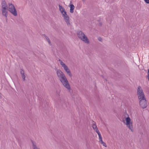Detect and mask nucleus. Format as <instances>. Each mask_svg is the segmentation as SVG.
<instances>
[{"mask_svg":"<svg viewBox=\"0 0 149 149\" xmlns=\"http://www.w3.org/2000/svg\"><path fill=\"white\" fill-rule=\"evenodd\" d=\"M56 74L59 80L63 86L67 89H71L70 85L66 77L63 72L60 70H58Z\"/></svg>","mask_w":149,"mask_h":149,"instance_id":"1","label":"nucleus"},{"mask_svg":"<svg viewBox=\"0 0 149 149\" xmlns=\"http://www.w3.org/2000/svg\"><path fill=\"white\" fill-rule=\"evenodd\" d=\"M77 34L79 38L85 43L88 44L89 41L87 36L82 31H77Z\"/></svg>","mask_w":149,"mask_h":149,"instance_id":"2","label":"nucleus"},{"mask_svg":"<svg viewBox=\"0 0 149 149\" xmlns=\"http://www.w3.org/2000/svg\"><path fill=\"white\" fill-rule=\"evenodd\" d=\"M1 5V11L2 15L5 17H6L7 15H8V9L7 8L8 7L5 1H3L2 2Z\"/></svg>","mask_w":149,"mask_h":149,"instance_id":"3","label":"nucleus"},{"mask_svg":"<svg viewBox=\"0 0 149 149\" xmlns=\"http://www.w3.org/2000/svg\"><path fill=\"white\" fill-rule=\"evenodd\" d=\"M8 10L14 16L17 15V11L14 6L11 3H9L8 4Z\"/></svg>","mask_w":149,"mask_h":149,"instance_id":"4","label":"nucleus"},{"mask_svg":"<svg viewBox=\"0 0 149 149\" xmlns=\"http://www.w3.org/2000/svg\"><path fill=\"white\" fill-rule=\"evenodd\" d=\"M137 95L139 99L145 98V96L141 86H138L137 90Z\"/></svg>","mask_w":149,"mask_h":149,"instance_id":"5","label":"nucleus"},{"mask_svg":"<svg viewBox=\"0 0 149 149\" xmlns=\"http://www.w3.org/2000/svg\"><path fill=\"white\" fill-rule=\"evenodd\" d=\"M127 115L128 116V117H126L125 118L126 123V125H127V127L129 128V129L131 130V131L132 132H133V126L132 125V123L130 122V118L128 116V115Z\"/></svg>","mask_w":149,"mask_h":149,"instance_id":"6","label":"nucleus"},{"mask_svg":"<svg viewBox=\"0 0 149 149\" xmlns=\"http://www.w3.org/2000/svg\"><path fill=\"white\" fill-rule=\"evenodd\" d=\"M140 106L143 108H146L147 106V103L146 98L139 99Z\"/></svg>","mask_w":149,"mask_h":149,"instance_id":"7","label":"nucleus"},{"mask_svg":"<svg viewBox=\"0 0 149 149\" xmlns=\"http://www.w3.org/2000/svg\"><path fill=\"white\" fill-rule=\"evenodd\" d=\"M62 15L67 25L70 26V18L69 16L67 15L66 12H65Z\"/></svg>","mask_w":149,"mask_h":149,"instance_id":"8","label":"nucleus"},{"mask_svg":"<svg viewBox=\"0 0 149 149\" xmlns=\"http://www.w3.org/2000/svg\"><path fill=\"white\" fill-rule=\"evenodd\" d=\"M64 70L65 71L67 74L68 75L71 77L72 76V75L70 69L68 68V67L66 65L63 68Z\"/></svg>","mask_w":149,"mask_h":149,"instance_id":"9","label":"nucleus"},{"mask_svg":"<svg viewBox=\"0 0 149 149\" xmlns=\"http://www.w3.org/2000/svg\"><path fill=\"white\" fill-rule=\"evenodd\" d=\"M70 12L71 13H72L74 12V10L75 8V7L73 4H72V1H70Z\"/></svg>","mask_w":149,"mask_h":149,"instance_id":"10","label":"nucleus"},{"mask_svg":"<svg viewBox=\"0 0 149 149\" xmlns=\"http://www.w3.org/2000/svg\"><path fill=\"white\" fill-rule=\"evenodd\" d=\"M31 141L33 149H40L37 146L36 143L35 142L33 141Z\"/></svg>","mask_w":149,"mask_h":149,"instance_id":"11","label":"nucleus"},{"mask_svg":"<svg viewBox=\"0 0 149 149\" xmlns=\"http://www.w3.org/2000/svg\"><path fill=\"white\" fill-rule=\"evenodd\" d=\"M43 36H44L46 40L47 41L48 43L50 44H51L50 40L49 38L46 36L45 34H43Z\"/></svg>","mask_w":149,"mask_h":149,"instance_id":"12","label":"nucleus"},{"mask_svg":"<svg viewBox=\"0 0 149 149\" xmlns=\"http://www.w3.org/2000/svg\"><path fill=\"white\" fill-rule=\"evenodd\" d=\"M93 123L92 124V127L94 130H96L97 129H98L95 124V123L94 122H93Z\"/></svg>","mask_w":149,"mask_h":149,"instance_id":"13","label":"nucleus"},{"mask_svg":"<svg viewBox=\"0 0 149 149\" xmlns=\"http://www.w3.org/2000/svg\"><path fill=\"white\" fill-rule=\"evenodd\" d=\"M59 10L60 11H62L65 10V9L61 6L60 5H59Z\"/></svg>","mask_w":149,"mask_h":149,"instance_id":"14","label":"nucleus"},{"mask_svg":"<svg viewBox=\"0 0 149 149\" xmlns=\"http://www.w3.org/2000/svg\"><path fill=\"white\" fill-rule=\"evenodd\" d=\"M95 131L98 134L99 137L102 136L101 135V134H100L99 130H98V129H97V130H95Z\"/></svg>","mask_w":149,"mask_h":149,"instance_id":"15","label":"nucleus"},{"mask_svg":"<svg viewBox=\"0 0 149 149\" xmlns=\"http://www.w3.org/2000/svg\"><path fill=\"white\" fill-rule=\"evenodd\" d=\"M22 77L23 79V81H25V77L26 76L24 74H22Z\"/></svg>","mask_w":149,"mask_h":149,"instance_id":"16","label":"nucleus"},{"mask_svg":"<svg viewBox=\"0 0 149 149\" xmlns=\"http://www.w3.org/2000/svg\"><path fill=\"white\" fill-rule=\"evenodd\" d=\"M60 64L63 68L66 66V65L64 63L63 61H61V62L60 63Z\"/></svg>","mask_w":149,"mask_h":149,"instance_id":"17","label":"nucleus"},{"mask_svg":"<svg viewBox=\"0 0 149 149\" xmlns=\"http://www.w3.org/2000/svg\"><path fill=\"white\" fill-rule=\"evenodd\" d=\"M99 141L101 143H102L103 141L102 140V136L99 137Z\"/></svg>","mask_w":149,"mask_h":149,"instance_id":"18","label":"nucleus"},{"mask_svg":"<svg viewBox=\"0 0 149 149\" xmlns=\"http://www.w3.org/2000/svg\"><path fill=\"white\" fill-rule=\"evenodd\" d=\"M20 73L21 75L23 74H24V70L22 69H21Z\"/></svg>","mask_w":149,"mask_h":149,"instance_id":"19","label":"nucleus"},{"mask_svg":"<svg viewBox=\"0 0 149 149\" xmlns=\"http://www.w3.org/2000/svg\"><path fill=\"white\" fill-rule=\"evenodd\" d=\"M101 144H102L103 146H104L105 147H107V145L104 142H103L102 143H101Z\"/></svg>","mask_w":149,"mask_h":149,"instance_id":"20","label":"nucleus"},{"mask_svg":"<svg viewBox=\"0 0 149 149\" xmlns=\"http://www.w3.org/2000/svg\"><path fill=\"white\" fill-rule=\"evenodd\" d=\"M61 13V14H62V15L64 14V13L65 12H66V11H65V10H62V11H60Z\"/></svg>","mask_w":149,"mask_h":149,"instance_id":"21","label":"nucleus"},{"mask_svg":"<svg viewBox=\"0 0 149 149\" xmlns=\"http://www.w3.org/2000/svg\"><path fill=\"white\" fill-rule=\"evenodd\" d=\"M147 76V77H148V81H149V69L148 70V75Z\"/></svg>","mask_w":149,"mask_h":149,"instance_id":"22","label":"nucleus"},{"mask_svg":"<svg viewBox=\"0 0 149 149\" xmlns=\"http://www.w3.org/2000/svg\"><path fill=\"white\" fill-rule=\"evenodd\" d=\"M98 40H99V41L101 42L102 40V39L101 38L99 37L98 38Z\"/></svg>","mask_w":149,"mask_h":149,"instance_id":"23","label":"nucleus"},{"mask_svg":"<svg viewBox=\"0 0 149 149\" xmlns=\"http://www.w3.org/2000/svg\"><path fill=\"white\" fill-rule=\"evenodd\" d=\"M147 3H149V0H144Z\"/></svg>","mask_w":149,"mask_h":149,"instance_id":"24","label":"nucleus"},{"mask_svg":"<svg viewBox=\"0 0 149 149\" xmlns=\"http://www.w3.org/2000/svg\"><path fill=\"white\" fill-rule=\"evenodd\" d=\"M7 15L6 16V17H6V22H7Z\"/></svg>","mask_w":149,"mask_h":149,"instance_id":"25","label":"nucleus"},{"mask_svg":"<svg viewBox=\"0 0 149 149\" xmlns=\"http://www.w3.org/2000/svg\"><path fill=\"white\" fill-rule=\"evenodd\" d=\"M59 61L60 63L61 62V61H62L61 59H59Z\"/></svg>","mask_w":149,"mask_h":149,"instance_id":"26","label":"nucleus"},{"mask_svg":"<svg viewBox=\"0 0 149 149\" xmlns=\"http://www.w3.org/2000/svg\"><path fill=\"white\" fill-rule=\"evenodd\" d=\"M82 1L84 2H85V1H86V0H82Z\"/></svg>","mask_w":149,"mask_h":149,"instance_id":"27","label":"nucleus"}]
</instances>
